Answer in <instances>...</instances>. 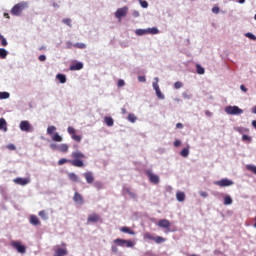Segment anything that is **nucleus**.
<instances>
[{
    "instance_id": "63",
    "label": "nucleus",
    "mask_w": 256,
    "mask_h": 256,
    "mask_svg": "<svg viewBox=\"0 0 256 256\" xmlns=\"http://www.w3.org/2000/svg\"><path fill=\"white\" fill-rule=\"evenodd\" d=\"M176 128L177 129H183V124L182 123H177Z\"/></svg>"
},
{
    "instance_id": "62",
    "label": "nucleus",
    "mask_w": 256,
    "mask_h": 256,
    "mask_svg": "<svg viewBox=\"0 0 256 256\" xmlns=\"http://www.w3.org/2000/svg\"><path fill=\"white\" fill-rule=\"evenodd\" d=\"M241 91H243L244 93H247V87H245V85H241L240 86Z\"/></svg>"
},
{
    "instance_id": "12",
    "label": "nucleus",
    "mask_w": 256,
    "mask_h": 256,
    "mask_svg": "<svg viewBox=\"0 0 256 256\" xmlns=\"http://www.w3.org/2000/svg\"><path fill=\"white\" fill-rule=\"evenodd\" d=\"M83 177L86 179V182L88 183V185L93 184L95 181V176L93 175V172H91V171L85 172L83 174Z\"/></svg>"
},
{
    "instance_id": "55",
    "label": "nucleus",
    "mask_w": 256,
    "mask_h": 256,
    "mask_svg": "<svg viewBox=\"0 0 256 256\" xmlns=\"http://www.w3.org/2000/svg\"><path fill=\"white\" fill-rule=\"evenodd\" d=\"M242 141H251V137L248 135H243L242 136Z\"/></svg>"
},
{
    "instance_id": "13",
    "label": "nucleus",
    "mask_w": 256,
    "mask_h": 256,
    "mask_svg": "<svg viewBox=\"0 0 256 256\" xmlns=\"http://www.w3.org/2000/svg\"><path fill=\"white\" fill-rule=\"evenodd\" d=\"M127 11H128V8H127V7L119 8V9L115 12V17H116V19H121V17H125V16L127 15Z\"/></svg>"
},
{
    "instance_id": "60",
    "label": "nucleus",
    "mask_w": 256,
    "mask_h": 256,
    "mask_svg": "<svg viewBox=\"0 0 256 256\" xmlns=\"http://www.w3.org/2000/svg\"><path fill=\"white\" fill-rule=\"evenodd\" d=\"M205 115H206V117H213V113L209 110L205 111Z\"/></svg>"
},
{
    "instance_id": "30",
    "label": "nucleus",
    "mask_w": 256,
    "mask_h": 256,
    "mask_svg": "<svg viewBox=\"0 0 256 256\" xmlns=\"http://www.w3.org/2000/svg\"><path fill=\"white\" fill-rule=\"evenodd\" d=\"M154 241H155V243L160 244V243H165V241H167V239L163 238L162 236H156V237H154Z\"/></svg>"
},
{
    "instance_id": "57",
    "label": "nucleus",
    "mask_w": 256,
    "mask_h": 256,
    "mask_svg": "<svg viewBox=\"0 0 256 256\" xmlns=\"http://www.w3.org/2000/svg\"><path fill=\"white\" fill-rule=\"evenodd\" d=\"M138 81H140V83H145L146 81L145 76H138Z\"/></svg>"
},
{
    "instance_id": "6",
    "label": "nucleus",
    "mask_w": 256,
    "mask_h": 256,
    "mask_svg": "<svg viewBox=\"0 0 256 256\" xmlns=\"http://www.w3.org/2000/svg\"><path fill=\"white\" fill-rule=\"evenodd\" d=\"M115 245H118V247H133V242L131 240H125L121 238H117L113 241Z\"/></svg>"
},
{
    "instance_id": "27",
    "label": "nucleus",
    "mask_w": 256,
    "mask_h": 256,
    "mask_svg": "<svg viewBox=\"0 0 256 256\" xmlns=\"http://www.w3.org/2000/svg\"><path fill=\"white\" fill-rule=\"evenodd\" d=\"M196 73H198V75H205V68H202L201 65L197 64L196 65Z\"/></svg>"
},
{
    "instance_id": "49",
    "label": "nucleus",
    "mask_w": 256,
    "mask_h": 256,
    "mask_svg": "<svg viewBox=\"0 0 256 256\" xmlns=\"http://www.w3.org/2000/svg\"><path fill=\"white\" fill-rule=\"evenodd\" d=\"M62 22L68 27H72L70 18L63 19Z\"/></svg>"
},
{
    "instance_id": "42",
    "label": "nucleus",
    "mask_w": 256,
    "mask_h": 256,
    "mask_svg": "<svg viewBox=\"0 0 256 256\" xmlns=\"http://www.w3.org/2000/svg\"><path fill=\"white\" fill-rule=\"evenodd\" d=\"M0 41H1L2 47H7V45H8L7 39H5V37H3V35H1V34H0Z\"/></svg>"
},
{
    "instance_id": "11",
    "label": "nucleus",
    "mask_w": 256,
    "mask_h": 256,
    "mask_svg": "<svg viewBox=\"0 0 256 256\" xmlns=\"http://www.w3.org/2000/svg\"><path fill=\"white\" fill-rule=\"evenodd\" d=\"M73 201L74 203H76V205H83V203H85V200L83 199V195H81L79 192L74 193Z\"/></svg>"
},
{
    "instance_id": "21",
    "label": "nucleus",
    "mask_w": 256,
    "mask_h": 256,
    "mask_svg": "<svg viewBox=\"0 0 256 256\" xmlns=\"http://www.w3.org/2000/svg\"><path fill=\"white\" fill-rule=\"evenodd\" d=\"M176 199L180 203H182V201H185V192H182V191L176 192Z\"/></svg>"
},
{
    "instance_id": "18",
    "label": "nucleus",
    "mask_w": 256,
    "mask_h": 256,
    "mask_svg": "<svg viewBox=\"0 0 256 256\" xmlns=\"http://www.w3.org/2000/svg\"><path fill=\"white\" fill-rule=\"evenodd\" d=\"M83 69V63L77 62L76 64H73L70 66V71H81Z\"/></svg>"
},
{
    "instance_id": "25",
    "label": "nucleus",
    "mask_w": 256,
    "mask_h": 256,
    "mask_svg": "<svg viewBox=\"0 0 256 256\" xmlns=\"http://www.w3.org/2000/svg\"><path fill=\"white\" fill-rule=\"evenodd\" d=\"M58 151H61V153H67V151H69V145H67V144L59 145Z\"/></svg>"
},
{
    "instance_id": "58",
    "label": "nucleus",
    "mask_w": 256,
    "mask_h": 256,
    "mask_svg": "<svg viewBox=\"0 0 256 256\" xmlns=\"http://www.w3.org/2000/svg\"><path fill=\"white\" fill-rule=\"evenodd\" d=\"M111 251L112 253H118L119 249L117 248V246H111Z\"/></svg>"
},
{
    "instance_id": "61",
    "label": "nucleus",
    "mask_w": 256,
    "mask_h": 256,
    "mask_svg": "<svg viewBox=\"0 0 256 256\" xmlns=\"http://www.w3.org/2000/svg\"><path fill=\"white\" fill-rule=\"evenodd\" d=\"M181 146V140H176L174 142V147H180Z\"/></svg>"
},
{
    "instance_id": "52",
    "label": "nucleus",
    "mask_w": 256,
    "mask_h": 256,
    "mask_svg": "<svg viewBox=\"0 0 256 256\" xmlns=\"http://www.w3.org/2000/svg\"><path fill=\"white\" fill-rule=\"evenodd\" d=\"M75 44H73L71 41L66 42V49H73Z\"/></svg>"
},
{
    "instance_id": "35",
    "label": "nucleus",
    "mask_w": 256,
    "mask_h": 256,
    "mask_svg": "<svg viewBox=\"0 0 256 256\" xmlns=\"http://www.w3.org/2000/svg\"><path fill=\"white\" fill-rule=\"evenodd\" d=\"M232 203L233 199L231 198V196L224 197V205H232Z\"/></svg>"
},
{
    "instance_id": "43",
    "label": "nucleus",
    "mask_w": 256,
    "mask_h": 256,
    "mask_svg": "<svg viewBox=\"0 0 256 256\" xmlns=\"http://www.w3.org/2000/svg\"><path fill=\"white\" fill-rule=\"evenodd\" d=\"M246 169H247L248 171H251L252 173H254V175H256V166L247 165V166H246Z\"/></svg>"
},
{
    "instance_id": "47",
    "label": "nucleus",
    "mask_w": 256,
    "mask_h": 256,
    "mask_svg": "<svg viewBox=\"0 0 256 256\" xmlns=\"http://www.w3.org/2000/svg\"><path fill=\"white\" fill-rule=\"evenodd\" d=\"M94 187H95V189L101 190V189H103V183L97 181L94 183Z\"/></svg>"
},
{
    "instance_id": "31",
    "label": "nucleus",
    "mask_w": 256,
    "mask_h": 256,
    "mask_svg": "<svg viewBox=\"0 0 256 256\" xmlns=\"http://www.w3.org/2000/svg\"><path fill=\"white\" fill-rule=\"evenodd\" d=\"M147 32L150 35H157V33H159V30L156 27H153V28H148Z\"/></svg>"
},
{
    "instance_id": "34",
    "label": "nucleus",
    "mask_w": 256,
    "mask_h": 256,
    "mask_svg": "<svg viewBox=\"0 0 256 256\" xmlns=\"http://www.w3.org/2000/svg\"><path fill=\"white\" fill-rule=\"evenodd\" d=\"M144 239H148V241H155V236H153L151 233L146 232L144 234Z\"/></svg>"
},
{
    "instance_id": "14",
    "label": "nucleus",
    "mask_w": 256,
    "mask_h": 256,
    "mask_svg": "<svg viewBox=\"0 0 256 256\" xmlns=\"http://www.w3.org/2000/svg\"><path fill=\"white\" fill-rule=\"evenodd\" d=\"M14 183H16V185H29V183H31V180L29 178H15L13 180Z\"/></svg>"
},
{
    "instance_id": "54",
    "label": "nucleus",
    "mask_w": 256,
    "mask_h": 256,
    "mask_svg": "<svg viewBox=\"0 0 256 256\" xmlns=\"http://www.w3.org/2000/svg\"><path fill=\"white\" fill-rule=\"evenodd\" d=\"M117 85H118V87H125V80H123V79L118 80Z\"/></svg>"
},
{
    "instance_id": "40",
    "label": "nucleus",
    "mask_w": 256,
    "mask_h": 256,
    "mask_svg": "<svg viewBox=\"0 0 256 256\" xmlns=\"http://www.w3.org/2000/svg\"><path fill=\"white\" fill-rule=\"evenodd\" d=\"M147 34H148L147 29H138V30H136V35L141 36V35H147Z\"/></svg>"
},
{
    "instance_id": "59",
    "label": "nucleus",
    "mask_w": 256,
    "mask_h": 256,
    "mask_svg": "<svg viewBox=\"0 0 256 256\" xmlns=\"http://www.w3.org/2000/svg\"><path fill=\"white\" fill-rule=\"evenodd\" d=\"M38 59H39V61H46L47 60V56L42 54V55L39 56Z\"/></svg>"
},
{
    "instance_id": "32",
    "label": "nucleus",
    "mask_w": 256,
    "mask_h": 256,
    "mask_svg": "<svg viewBox=\"0 0 256 256\" xmlns=\"http://www.w3.org/2000/svg\"><path fill=\"white\" fill-rule=\"evenodd\" d=\"M128 121H130V123H135V121H137V116H135V114H133V113H129Z\"/></svg>"
},
{
    "instance_id": "15",
    "label": "nucleus",
    "mask_w": 256,
    "mask_h": 256,
    "mask_svg": "<svg viewBox=\"0 0 256 256\" xmlns=\"http://www.w3.org/2000/svg\"><path fill=\"white\" fill-rule=\"evenodd\" d=\"M20 129L21 131H26V133H29L31 131V124H29V121H21L20 122Z\"/></svg>"
},
{
    "instance_id": "1",
    "label": "nucleus",
    "mask_w": 256,
    "mask_h": 256,
    "mask_svg": "<svg viewBox=\"0 0 256 256\" xmlns=\"http://www.w3.org/2000/svg\"><path fill=\"white\" fill-rule=\"evenodd\" d=\"M71 159L61 158L58 161V165H65V163H70L72 167H85V162H83V159H86L85 154H83L81 151H74L71 153Z\"/></svg>"
},
{
    "instance_id": "20",
    "label": "nucleus",
    "mask_w": 256,
    "mask_h": 256,
    "mask_svg": "<svg viewBox=\"0 0 256 256\" xmlns=\"http://www.w3.org/2000/svg\"><path fill=\"white\" fill-rule=\"evenodd\" d=\"M0 131L7 132V121L5 118H0Z\"/></svg>"
},
{
    "instance_id": "44",
    "label": "nucleus",
    "mask_w": 256,
    "mask_h": 256,
    "mask_svg": "<svg viewBox=\"0 0 256 256\" xmlns=\"http://www.w3.org/2000/svg\"><path fill=\"white\" fill-rule=\"evenodd\" d=\"M9 92H0V99H9Z\"/></svg>"
},
{
    "instance_id": "19",
    "label": "nucleus",
    "mask_w": 256,
    "mask_h": 256,
    "mask_svg": "<svg viewBox=\"0 0 256 256\" xmlns=\"http://www.w3.org/2000/svg\"><path fill=\"white\" fill-rule=\"evenodd\" d=\"M68 179L70 181H72L73 183H79V176H77V174L71 172V173H68Z\"/></svg>"
},
{
    "instance_id": "29",
    "label": "nucleus",
    "mask_w": 256,
    "mask_h": 256,
    "mask_svg": "<svg viewBox=\"0 0 256 256\" xmlns=\"http://www.w3.org/2000/svg\"><path fill=\"white\" fill-rule=\"evenodd\" d=\"M181 157H189V147L183 148L180 152Z\"/></svg>"
},
{
    "instance_id": "64",
    "label": "nucleus",
    "mask_w": 256,
    "mask_h": 256,
    "mask_svg": "<svg viewBox=\"0 0 256 256\" xmlns=\"http://www.w3.org/2000/svg\"><path fill=\"white\" fill-rule=\"evenodd\" d=\"M121 113H122V115H127V109L122 108V109H121Z\"/></svg>"
},
{
    "instance_id": "8",
    "label": "nucleus",
    "mask_w": 256,
    "mask_h": 256,
    "mask_svg": "<svg viewBox=\"0 0 256 256\" xmlns=\"http://www.w3.org/2000/svg\"><path fill=\"white\" fill-rule=\"evenodd\" d=\"M214 185H217L218 187H231V185H234L233 180L223 178L221 180L215 181Z\"/></svg>"
},
{
    "instance_id": "56",
    "label": "nucleus",
    "mask_w": 256,
    "mask_h": 256,
    "mask_svg": "<svg viewBox=\"0 0 256 256\" xmlns=\"http://www.w3.org/2000/svg\"><path fill=\"white\" fill-rule=\"evenodd\" d=\"M212 13H215V15L219 14V7H217V6L213 7Z\"/></svg>"
},
{
    "instance_id": "4",
    "label": "nucleus",
    "mask_w": 256,
    "mask_h": 256,
    "mask_svg": "<svg viewBox=\"0 0 256 256\" xmlns=\"http://www.w3.org/2000/svg\"><path fill=\"white\" fill-rule=\"evenodd\" d=\"M225 113H227V115H241L243 109L238 106H228L225 108Z\"/></svg>"
},
{
    "instance_id": "36",
    "label": "nucleus",
    "mask_w": 256,
    "mask_h": 256,
    "mask_svg": "<svg viewBox=\"0 0 256 256\" xmlns=\"http://www.w3.org/2000/svg\"><path fill=\"white\" fill-rule=\"evenodd\" d=\"M125 191H126L127 195H129L132 199H137V194L131 192L130 188H126Z\"/></svg>"
},
{
    "instance_id": "51",
    "label": "nucleus",
    "mask_w": 256,
    "mask_h": 256,
    "mask_svg": "<svg viewBox=\"0 0 256 256\" xmlns=\"http://www.w3.org/2000/svg\"><path fill=\"white\" fill-rule=\"evenodd\" d=\"M181 87H183V83H181V82L174 83V89H181Z\"/></svg>"
},
{
    "instance_id": "2",
    "label": "nucleus",
    "mask_w": 256,
    "mask_h": 256,
    "mask_svg": "<svg viewBox=\"0 0 256 256\" xmlns=\"http://www.w3.org/2000/svg\"><path fill=\"white\" fill-rule=\"evenodd\" d=\"M28 7H29V4L27 2H20L13 6L10 13L11 15L19 17V15H21V13H23V11H25V9H27Z\"/></svg>"
},
{
    "instance_id": "45",
    "label": "nucleus",
    "mask_w": 256,
    "mask_h": 256,
    "mask_svg": "<svg viewBox=\"0 0 256 256\" xmlns=\"http://www.w3.org/2000/svg\"><path fill=\"white\" fill-rule=\"evenodd\" d=\"M139 3L143 9H147L149 7V3L145 0H140Z\"/></svg>"
},
{
    "instance_id": "46",
    "label": "nucleus",
    "mask_w": 256,
    "mask_h": 256,
    "mask_svg": "<svg viewBox=\"0 0 256 256\" xmlns=\"http://www.w3.org/2000/svg\"><path fill=\"white\" fill-rule=\"evenodd\" d=\"M155 82H153V89L154 91H156L157 89H159V78H154Z\"/></svg>"
},
{
    "instance_id": "16",
    "label": "nucleus",
    "mask_w": 256,
    "mask_h": 256,
    "mask_svg": "<svg viewBox=\"0 0 256 256\" xmlns=\"http://www.w3.org/2000/svg\"><path fill=\"white\" fill-rule=\"evenodd\" d=\"M67 255V248H56L54 251V256H65Z\"/></svg>"
},
{
    "instance_id": "33",
    "label": "nucleus",
    "mask_w": 256,
    "mask_h": 256,
    "mask_svg": "<svg viewBox=\"0 0 256 256\" xmlns=\"http://www.w3.org/2000/svg\"><path fill=\"white\" fill-rule=\"evenodd\" d=\"M7 55V50H5L4 48H0V59H6Z\"/></svg>"
},
{
    "instance_id": "39",
    "label": "nucleus",
    "mask_w": 256,
    "mask_h": 256,
    "mask_svg": "<svg viewBox=\"0 0 256 256\" xmlns=\"http://www.w3.org/2000/svg\"><path fill=\"white\" fill-rule=\"evenodd\" d=\"M235 131L243 135V133H247L249 130L247 128L238 127V128H235Z\"/></svg>"
},
{
    "instance_id": "5",
    "label": "nucleus",
    "mask_w": 256,
    "mask_h": 256,
    "mask_svg": "<svg viewBox=\"0 0 256 256\" xmlns=\"http://www.w3.org/2000/svg\"><path fill=\"white\" fill-rule=\"evenodd\" d=\"M158 227L166 229L165 233H171V222L167 219H160L158 221Z\"/></svg>"
},
{
    "instance_id": "28",
    "label": "nucleus",
    "mask_w": 256,
    "mask_h": 256,
    "mask_svg": "<svg viewBox=\"0 0 256 256\" xmlns=\"http://www.w3.org/2000/svg\"><path fill=\"white\" fill-rule=\"evenodd\" d=\"M55 131H57V128L55 126H48L47 128V134L48 135H55Z\"/></svg>"
},
{
    "instance_id": "7",
    "label": "nucleus",
    "mask_w": 256,
    "mask_h": 256,
    "mask_svg": "<svg viewBox=\"0 0 256 256\" xmlns=\"http://www.w3.org/2000/svg\"><path fill=\"white\" fill-rule=\"evenodd\" d=\"M146 175L150 181V183H153V185H159V175L154 174L151 170L146 171Z\"/></svg>"
},
{
    "instance_id": "41",
    "label": "nucleus",
    "mask_w": 256,
    "mask_h": 256,
    "mask_svg": "<svg viewBox=\"0 0 256 256\" xmlns=\"http://www.w3.org/2000/svg\"><path fill=\"white\" fill-rule=\"evenodd\" d=\"M39 217H41L42 219H44V221H47V212L45 210H41L39 212Z\"/></svg>"
},
{
    "instance_id": "37",
    "label": "nucleus",
    "mask_w": 256,
    "mask_h": 256,
    "mask_svg": "<svg viewBox=\"0 0 256 256\" xmlns=\"http://www.w3.org/2000/svg\"><path fill=\"white\" fill-rule=\"evenodd\" d=\"M74 47L76 49H86L87 48V45L85 43H75L74 44Z\"/></svg>"
},
{
    "instance_id": "3",
    "label": "nucleus",
    "mask_w": 256,
    "mask_h": 256,
    "mask_svg": "<svg viewBox=\"0 0 256 256\" xmlns=\"http://www.w3.org/2000/svg\"><path fill=\"white\" fill-rule=\"evenodd\" d=\"M10 245L13 247V249H16V251L22 255L27 252V247H25V245L21 244L19 241H12Z\"/></svg>"
},
{
    "instance_id": "9",
    "label": "nucleus",
    "mask_w": 256,
    "mask_h": 256,
    "mask_svg": "<svg viewBox=\"0 0 256 256\" xmlns=\"http://www.w3.org/2000/svg\"><path fill=\"white\" fill-rule=\"evenodd\" d=\"M67 131H68L69 135H71V137H72V139H73L74 141H77V143H81V136L75 134V133H77V130H75L74 127L69 126V127L67 128Z\"/></svg>"
},
{
    "instance_id": "10",
    "label": "nucleus",
    "mask_w": 256,
    "mask_h": 256,
    "mask_svg": "<svg viewBox=\"0 0 256 256\" xmlns=\"http://www.w3.org/2000/svg\"><path fill=\"white\" fill-rule=\"evenodd\" d=\"M99 221H101V216L97 213H92L88 215L87 225H90V223H99Z\"/></svg>"
},
{
    "instance_id": "50",
    "label": "nucleus",
    "mask_w": 256,
    "mask_h": 256,
    "mask_svg": "<svg viewBox=\"0 0 256 256\" xmlns=\"http://www.w3.org/2000/svg\"><path fill=\"white\" fill-rule=\"evenodd\" d=\"M6 149H8L9 151H15V149H17V147H15V144H8L6 146Z\"/></svg>"
},
{
    "instance_id": "26",
    "label": "nucleus",
    "mask_w": 256,
    "mask_h": 256,
    "mask_svg": "<svg viewBox=\"0 0 256 256\" xmlns=\"http://www.w3.org/2000/svg\"><path fill=\"white\" fill-rule=\"evenodd\" d=\"M56 79L62 84L67 83V77L64 74H57Z\"/></svg>"
},
{
    "instance_id": "24",
    "label": "nucleus",
    "mask_w": 256,
    "mask_h": 256,
    "mask_svg": "<svg viewBox=\"0 0 256 256\" xmlns=\"http://www.w3.org/2000/svg\"><path fill=\"white\" fill-rule=\"evenodd\" d=\"M52 141H55L56 143H61V141H63V137H61L59 133H54L52 135Z\"/></svg>"
},
{
    "instance_id": "17",
    "label": "nucleus",
    "mask_w": 256,
    "mask_h": 256,
    "mask_svg": "<svg viewBox=\"0 0 256 256\" xmlns=\"http://www.w3.org/2000/svg\"><path fill=\"white\" fill-rule=\"evenodd\" d=\"M29 221L31 225H34L35 227H37V225H41V221L36 215H31Z\"/></svg>"
},
{
    "instance_id": "23",
    "label": "nucleus",
    "mask_w": 256,
    "mask_h": 256,
    "mask_svg": "<svg viewBox=\"0 0 256 256\" xmlns=\"http://www.w3.org/2000/svg\"><path fill=\"white\" fill-rule=\"evenodd\" d=\"M104 123L107 125V127H113V125L115 124V121L111 117L106 116L104 118Z\"/></svg>"
},
{
    "instance_id": "53",
    "label": "nucleus",
    "mask_w": 256,
    "mask_h": 256,
    "mask_svg": "<svg viewBox=\"0 0 256 256\" xmlns=\"http://www.w3.org/2000/svg\"><path fill=\"white\" fill-rule=\"evenodd\" d=\"M50 148L52 149V151H59V145H57V144H50Z\"/></svg>"
},
{
    "instance_id": "22",
    "label": "nucleus",
    "mask_w": 256,
    "mask_h": 256,
    "mask_svg": "<svg viewBox=\"0 0 256 256\" xmlns=\"http://www.w3.org/2000/svg\"><path fill=\"white\" fill-rule=\"evenodd\" d=\"M120 231L122 233H128V235H135V231L131 230V228L127 227V226H123L120 228Z\"/></svg>"
},
{
    "instance_id": "38",
    "label": "nucleus",
    "mask_w": 256,
    "mask_h": 256,
    "mask_svg": "<svg viewBox=\"0 0 256 256\" xmlns=\"http://www.w3.org/2000/svg\"><path fill=\"white\" fill-rule=\"evenodd\" d=\"M155 92L158 99H165V95H163L160 88L156 89Z\"/></svg>"
},
{
    "instance_id": "48",
    "label": "nucleus",
    "mask_w": 256,
    "mask_h": 256,
    "mask_svg": "<svg viewBox=\"0 0 256 256\" xmlns=\"http://www.w3.org/2000/svg\"><path fill=\"white\" fill-rule=\"evenodd\" d=\"M245 37H248V39H251L252 41H256V36L253 35V33H246Z\"/></svg>"
}]
</instances>
